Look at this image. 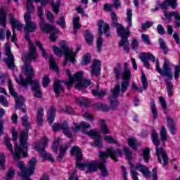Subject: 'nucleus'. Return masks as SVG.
I'll list each match as a JSON object with an SVG mask.
<instances>
[{"label":"nucleus","mask_w":180,"mask_h":180,"mask_svg":"<svg viewBox=\"0 0 180 180\" xmlns=\"http://www.w3.org/2000/svg\"><path fill=\"white\" fill-rule=\"evenodd\" d=\"M113 73L115 79H119L120 77L123 78V81L121 82V88L120 85L116 84L115 88L110 90V103L112 105H114V106H117V102L116 101V98L123 96L124 92L127 91V88L130 84V79H131V71H130L129 68V63H124V69L123 67H122V64L117 63L113 68Z\"/></svg>","instance_id":"f257e3e1"},{"label":"nucleus","mask_w":180,"mask_h":180,"mask_svg":"<svg viewBox=\"0 0 180 180\" xmlns=\"http://www.w3.org/2000/svg\"><path fill=\"white\" fill-rule=\"evenodd\" d=\"M22 70L26 75V78L25 79L22 75H20L19 78H15L17 84H20L22 86H27V85L30 84L32 86V91H37L39 89L40 83L39 81L33 80L34 70H33V66L30 65V62H24Z\"/></svg>","instance_id":"f03ea898"},{"label":"nucleus","mask_w":180,"mask_h":180,"mask_svg":"<svg viewBox=\"0 0 180 180\" xmlns=\"http://www.w3.org/2000/svg\"><path fill=\"white\" fill-rule=\"evenodd\" d=\"M66 74L69 79V81L65 82V85L68 86V89H70L72 86V84L75 82H77L75 85V88L76 89H78V91L85 89L91 85V80L82 78L84 76V73H82V72H78L72 76L70 70H66Z\"/></svg>","instance_id":"7ed1b4c3"},{"label":"nucleus","mask_w":180,"mask_h":180,"mask_svg":"<svg viewBox=\"0 0 180 180\" xmlns=\"http://www.w3.org/2000/svg\"><path fill=\"white\" fill-rule=\"evenodd\" d=\"M53 51L56 56H58L59 57H63V56H65L63 67L67 65V63H68V61L72 63V64H75V57H77V53L74 52V49H72V48L68 47V45L65 41H62V46L60 49L54 47Z\"/></svg>","instance_id":"20e7f679"},{"label":"nucleus","mask_w":180,"mask_h":180,"mask_svg":"<svg viewBox=\"0 0 180 180\" xmlns=\"http://www.w3.org/2000/svg\"><path fill=\"white\" fill-rule=\"evenodd\" d=\"M127 19L125 21L128 24L126 31L124 32H122V34H118V36H120L121 41H120L119 46L120 47L124 48V51L128 54L129 53L130 49H129V46H130V43L129 42V39H127V37H130V27L133 26V22H131V18L133 16V11L130 8L127 9Z\"/></svg>","instance_id":"39448f33"},{"label":"nucleus","mask_w":180,"mask_h":180,"mask_svg":"<svg viewBox=\"0 0 180 180\" xmlns=\"http://www.w3.org/2000/svg\"><path fill=\"white\" fill-rule=\"evenodd\" d=\"M151 140L156 147L155 150L158 162L161 164L163 161V165H167L169 160L168 155H167V153H165V150L162 148H159L161 142L160 141L158 134L155 131V129L151 130Z\"/></svg>","instance_id":"423d86ee"},{"label":"nucleus","mask_w":180,"mask_h":180,"mask_svg":"<svg viewBox=\"0 0 180 180\" xmlns=\"http://www.w3.org/2000/svg\"><path fill=\"white\" fill-rule=\"evenodd\" d=\"M36 164H37V159L32 158L28 162V167H24L25 163L23 162H19L18 167L21 171V176L22 180H32L30 179L31 175H33L34 169H36Z\"/></svg>","instance_id":"0eeeda50"},{"label":"nucleus","mask_w":180,"mask_h":180,"mask_svg":"<svg viewBox=\"0 0 180 180\" xmlns=\"http://www.w3.org/2000/svg\"><path fill=\"white\" fill-rule=\"evenodd\" d=\"M100 158L105 161L107 158H109V157L111 158V160H113V161H115V162H117L119 161V159H117V157H123V151L122 149H116L115 150V148L113 146H111L106 149L105 152L100 151L99 152Z\"/></svg>","instance_id":"6e6552de"},{"label":"nucleus","mask_w":180,"mask_h":180,"mask_svg":"<svg viewBox=\"0 0 180 180\" xmlns=\"http://www.w3.org/2000/svg\"><path fill=\"white\" fill-rule=\"evenodd\" d=\"M97 26L98 27L99 36V37L97 39V51L100 53V51L102 50V43H103V39H102V35L103 34L102 28L104 30V34H105L106 37H109V36H110V33L109 32V24L104 22L103 20H101L98 21Z\"/></svg>","instance_id":"1a4fd4ad"},{"label":"nucleus","mask_w":180,"mask_h":180,"mask_svg":"<svg viewBox=\"0 0 180 180\" xmlns=\"http://www.w3.org/2000/svg\"><path fill=\"white\" fill-rule=\"evenodd\" d=\"M47 138L44 137L39 143L34 146V148L39 153L41 158L44 160H47L50 162H54V158H53L51 154L47 153V152L45 150L46 147H47Z\"/></svg>","instance_id":"9d476101"},{"label":"nucleus","mask_w":180,"mask_h":180,"mask_svg":"<svg viewBox=\"0 0 180 180\" xmlns=\"http://www.w3.org/2000/svg\"><path fill=\"white\" fill-rule=\"evenodd\" d=\"M28 119L29 117L26 114L22 117V124L25 127V129L20 135V143L25 148H27V140L29 139L27 134H29V129L32 128V124L29 122Z\"/></svg>","instance_id":"9b49d317"},{"label":"nucleus","mask_w":180,"mask_h":180,"mask_svg":"<svg viewBox=\"0 0 180 180\" xmlns=\"http://www.w3.org/2000/svg\"><path fill=\"white\" fill-rule=\"evenodd\" d=\"M43 7H39L38 16L40 19L39 26L41 27V31L44 33H50V32H53V33H60V30L56 27V26L46 24V21H44V18H43Z\"/></svg>","instance_id":"f8f14e48"},{"label":"nucleus","mask_w":180,"mask_h":180,"mask_svg":"<svg viewBox=\"0 0 180 180\" xmlns=\"http://www.w3.org/2000/svg\"><path fill=\"white\" fill-rule=\"evenodd\" d=\"M25 39L28 41L30 52L23 55L22 58L24 63H30L32 60H36V58H37V52H36V48L33 45V42L30 41V34H29V32H25Z\"/></svg>","instance_id":"ddd939ff"},{"label":"nucleus","mask_w":180,"mask_h":180,"mask_svg":"<svg viewBox=\"0 0 180 180\" xmlns=\"http://www.w3.org/2000/svg\"><path fill=\"white\" fill-rule=\"evenodd\" d=\"M156 71H158L162 77H167V79H172V70L171 65L168 60H165L163 63L162 69L160 68V61L156 60Z\"/></svg>","instance_id":"4468645a"},{"label":"nucleus","mask_w":180,"mask_h":180,"mask_svg":"<svg viewBox=\"0 0 180 180\" xmlns=\"http://www.w3.org/2000/svg\"><path fill=\"white\" fill-rule=\"evenodd\" d=\"M85 134L94 139V142H91L90 144L92 147H96L97 148H103V143L102 142V139L101 138V134L96 131V129H91L89 132H85Z\"/></svg>","instance_id":"2eb2a0df"},{"label":"nucleus","mask_w":180,"mask_h":180,"mask_svg":"<svg viewBox=\"0 0 180 180\" xmlns=\"http://www.w3.org/2000/svg\"><path fill=\"white\" fill-rule=\"evenodd\" d=\"M7 15L8 8L3 6L1 9H0V26H2V28L0 29V40H4V39H5Z\"/></svg>","instance_id":"dca6fc26"},{"label":"nucleus","mask_w":180,"mask_h":180,"mask_svg":"<svg viewBox=\"0 0 180 180\" xmlns=\"http://www.w3.org/2000/svg\"><path fill=\"white\" fill-rule=\"evenodd\" d=\"M4 143L7 147V148L13 154L15 161H18L22 157V148L19 146V145H15V149L13 153V146L11 143V139L8 137H6L4 139Z\"/></svg>","instance_id":"f3484780"},{"label":"nucleus","mask_w":180,"mask_h":180,"mask_svg":"<svg viewBox=\"0 0 180 180\" xmlns=\"http://www.w3.org/2000/svg\"><path fill=\"white\" fill-rule=\"evenodd\" d=\"M4 47L6 56H7L6 64H7L10 70H13L15 68V57L12 54V51H11V46L8 44H6Z\"/></svg>","instance_id":"a211bd4d"},{"label":"nucleus","mask_w":180,"mask_h":180,"mask_svg":"<svg viewBox=\"0 0 180 180\" xmlns=\"http://www.w3.org/2000/svg\"><path fill=\"white\" fill-rule=\"evenodd\" d=\"M25 26L24 30L25 33H33L37 30V25L34 22L32 21V16L29 15H24Z\"/></svg>","instance_id":"6ab92c4d"},{"label":"nucleus","mask_w":180,"mask_h":180,"mask_svg":"<svg viewBox=\"0 0 180 180\" xmlns=\"http://www.w3.org/2000/svg\"><path fill=\"white\" fill-rule=\"evenodd\" d=\"M139 58L141 59V61H142L143 63L144 67H146V68L148 70H150V63H148V60L155 63V56L150 53H142L141 55H139Z\"/></svg>","instance_id":"aec40b11"},{"label":"nucleus","mask_w":180,"mask_h":180,"mask_svg":"<svg viewBox=\"0 0 180 180\" xmlns=\"http://www.w3.org/2000/svg\"><path fill=\"white\" fill-rule=\"evenodd\" d=\"M111 19L112 20V26L117 29V34H122L124 33V32H126L123 25L119 24V22H117V15H116V13L114 11L111 12Z\"/></svg>","instance_id":"412c9836"},{"label":"nucleus","mask_w":180,"mask_h":180,"mask_svg":"<svg viewBox=\"0 0 180 180\" xmlns=\"http://www.w3.org/2000/svg\"><path fill=\"white\" fill-rule=\"evenodd\" d=\"M112 96V94L109 96L108 100L110 101V107H109L106 104H103V103H96L95 104V106L99 110H102L103 112H109L110 109L112 110H116L117 109V97L115 98L116 101H117V105L115 106V105H112V103H110V96Z\"/></svg>","instance_id":"4be33fe9"},{"label":"nucleus","mask_w":180,"mask_h":180,"mask_svg":"<svg viewBox=\"0 0 180 180\" xmlns=\"http://www.w3.org/2000/svg\"><path fill=\"white\" fill-rule=\"evenodd\" d=\"M141 81L143 86L141 89H139V86H137L136 83H132V89H135V91H138V92H143V91H146L148 88V82H147V78L144 73H142Z\"/></svg>","instance_id":"5701e85b"},{"label":"nucleus","mask_w":180,"mask_h":180,"mask_svg":"<svg viewBox=\"0 0 180 180\" xmlns=\"http://www.w3.org/2000/svg\"><path fill=\"white\" fill-rule=\"evenodd\" d=\"M101 65H102L101 60H94L91 65V75L98 77L101 74Z\"/></svg>","instance_id":"b1692460"},{"label":"nucleus","mask_w":180,"mask_h":180,"mask_svg":"<svg viewBox=\"0 0 180 180\" xmlns=\"http://www.w3.org/2000/svg\"><path fill=\"white\" fill-rule=\"evenodd\" d=\"M15 109L18 110V109H21L23 113H26V106L25 105V98L22 96L18 97L15 100Z\"/></svg>","instance_id":"393cba45"},{"label":"nucleus","mask_w":180,"mask_h":180,"mask_svg":"<svg viewBox=\"0 0 180 180\" xmlns=\"http://www.w3.org/2000/svg\"><path fill=\"white\" fill-rule=\"evenodd\" d=\"M9 18L10 23L13 26V29H16V30H22V29H23V25L20 22L15 20L13 14H10Z\"/></svg>","instance_id":"a878e982"},{"label":"nucleus","mask_w":180,"mask_h":180,"mask_svg":"<svg viewBox=\"0 0 180 180\" xmlns=\"http://www.w3.org/2000/svg\"><path fill=\"white\" fill-rule=\"evenodd\" d=\"M135 168L138 169L139 172H141L145 178H148V176H150V170L148 169V167L145 165L136 163Z\"/></svg>","instance_id":"bb28decb"},{"label":"nucleus","mask_w":180,"mask_h":180,"mask_svg":"<svg viewBox=\"0 0 180 180\" xmlns=\"http://www.w3.org/2000/svg\"><path fill=\"white\" fill-rule=\"evenodd\" d=\"M98 162H89L86 164L87 170L86 171V174H91L92 172H96L98 171V168H99V163Z\"/></svg>","instance_id":"cd10ccee"},{"label":"nucleus","mask_w":180,"mask_h":180,"mask_svg":"<svg viewBox=\"0 0 180 180\" xmlns=\"http://www.w3.org/2000/svg\"><path fill=\"white\" fill-rule=\"evenodd\" d=\"M53 91L56 96H60V94H61V92H64V87L61 85V82L59 80H56L53 83Z\"/></svg>","instance_id":"c85d7f7f"},{"label":"nucleus","mask_w":180,"mask_h":180,"mask_svg":"<svg viewBox=\"0 0 180 180\" xmlns=\"http://www.w3.org/2000/svg\"><path fill=\"white\" fill-rule=\"evenodd\" d=\"M70 154L75 157L76 160H82V152H81V148L78 146L73 147L70 151Z\"/></svg>","instance_id":"c756f323"},{"label":"nucleus","mask_w":180,"mask_h":180,"mask_svg":"<svg viewBox=\"0 0 180 180\" xmlns=\"http://www.w3.org/2000/svg\"><path fill=\"white\" fill-rule=\"evenodd\" d=\"M60 130H63V134L69 139L72 137V134L70 133V125H68V122H63V124H60Z\"/></svg>","instance_id":"7c9ffc66"},{"label":"nucleus","mask_w":180,"mask_h":180,"mask_svg":"<svg viewBox=\"0 0 180 180\" xmlns=\"http://www.w3.org/2000/svg\"><path fill=\"white\" fill-rule=\"evenodd\" d=\"M98 165L99 169L101 170V176H102L103 178L108 176L109 172L108 171L106 166H105V162H100Z\"/></svg>","instance_id":"2f4dec72"},{"label":"nucleus","mask_w":180,"mask_h":180,"mask_svg":"<svg viewBox=\"0 0 180 180\" xmlns=\"http://www.w3.org/2000/svg\"><path fill=\"white\" fill-rule=\"evenodd\" d=\"M68 150V145L65 144L63 146H61L59 148L60 154L58 156V161L59 162H61L63 161V159L64 158V155H65V152Z\"/></svg>","instance_id":"473e14b6"},{"label":"nucleus","mask_w":180,"mask_h":180,"mask_svg":"<svg viewBox=\"0 0 180 180\" xmlns=\"http://www.w3.org/2000/svg\"><path fill=\"white\" fill-rule=\"evenodd\" d=\"M81 29V24L79 23V16L74 17L73 18V32L74 34L78 32V30Z\"/></svg>","instance_id":"72a5a7b5"},{"label":"nucleus","mask_w":180,"mask_h":180,"mask_svg":"<svg viewBox=\"0 0 180 180\" xmlns=\"http://www.w3.org/2000/svg\"><path fill=\"white\" fill-rule=\"evenodd\" d=\"M44 115V109L43 108H39L37 112V122H38V124L41 126L43 124V116Z\"/></svg>","instance_id":"f704fd0d"},{"label":"nucleus","mask_w":180,"mask_h":180,"mask_svg":"<svg viewBox=\"0 0 180 180\" xmlns=\"http://www.w3.org/2000/svg\"><path fill=\"white\" fill-rule=\"evenodd\" d=\"M128 146L135 151H137V147L140 146V143H139V141H137V139L136 138H129L128 139Z\"/></svg>","instance_id":"c9c22d12"},{"label":"nucleus","mask_w":180,"mask_h":180,"mask_svg":"<svg viewBox=\"0 0 180 180\" xmlns=\"http://www.w3.org/2000/svg\"><path fill=\"white\" fill-rule=\"evenodd\" d=\"M76 103L77 105H82L83 106H88L91 105V100L85 97H78L76 98Z\"/></svg>","instance_id":"e433bc0d"},{"label":"nucleus","mask_w":180,"mask_h":180,"mask_svg":"<svg viewBox=\"0 0 180 180\" xmlns=\"http://www.w3.org/2000/svg\"><path fill=\"white\" fill-rule=\"evenodd\" d=\"M160 136L161 138V141L163 143V146H165V141L168 139V134H167V129L165 127H162L160 131Z\"/></svg>","instance_id":"4c0bfd02"},{"label":"nucleus","mask_w":180,"mask_h":180,"mask_svg":"<svg viewBox=\"0 0 180 180\" xmlns=\"http://www.w3.org/2000/svg\"><path fill=\"white\" fill-rule=\"evenodd\" d=\"M56 117V109L54 107H51L48 113V122L50 124L54 122Z\"/></svg>","instance_id":"58836bf2"},{"label":"nucleus","mask_w":180,"mask_h":180,"mask_svg":"<svg viewBox=\"0 0 180 180\" xmlns=\"http://www.w3.org/2000/svg\"><path fill=\"white\" fill-rule=\"evenodd\" d=\"M165 84L168 96H169V98H172V96L174 95V85H172V83L168 80L165 81Z\"/></svg>","instance_id":"ea45409f"},{"label":"nucleus","mask_w":180,"mask_h":180,"mask_svg":"<svg viewBox=\"0 0 180 180\" xmlns=\"http://www.w3.org/2000/svg\"><path fill=\"white\" fill-rule=\"evenodd\" d=\"M84 37L87 44H92L94 41V35L92 34V32H91V31L86 30L84 32Z\"/></svg>","instance_id":"a19ab883"},{"label":"nucleus","mask_w":180,"mask_h":180,"mask_svg":"<svg viewBox=\"0 0 180 180\" xmlns=\"http://www.w3.org/2000/svg\"><path fill=\"white\" fill-rule=\"evenodd\" d=\"M49 64H50V70H53V71H58V66H57V63L54 61V58L51 55L49 56Z\"/></svg>","instance_id":"79ce46f5"},{"label":"nucleus","mask_w":180,"mask_h":180,"mask_svg":"<svg viewBox=\"0 0 180 180\" xmlns=\"http://www.w3.org/2000/svg\"><path fill=\"white\" fill-rule=\"evenodd\" d=\"M51 5L55 13H58V12H60V5H61V1L60 0H57L56 3L52 1Z\"/></svg>","instance_id":"37998d69"},{"label":"nucleus","mask_w":180,"mask_h":180,"mask_svg":"<svg viewBox=\"0 0 180 180\" xmlns=\"http://www.w3.org/2000/svg\"><path fill=\"white\" fill-rule=\"evenodd\" d=\"M104 140L107 141V143H109V144H116L118 147H120V143H119L117 141L115 140V139L111 136H105Z\"/></svg>","instance_id":"c03bdc74"},{"label":"nucleus","mask_w":180,"mask_h":180,"mask_svg":"<svg viewBox=\"0 0 180 180\" xmlns=\"http://www.w3.org/2000/svg\"><path fill=\"white\" fill-rule=\"evenodd\" d=\"M101 129L104 134H109V133H110L109 128H108V126L103 120H101Z\"/></svg>","instance_id":"a18cd8bd"},{"label":"nucleus","mask_w":180,"mask_h":180,"mask_svg":"<svg viewBox=\"0 0 180 180\" xmlns=\"http://www.w3.org/2000/svg\"><path fill=\"white\" fill-rule=\"evenodd\" d=\"M159 44L160 49L164 51L165 54H168V49H167V44H165V41L164 39L160 38L159 39Z\"/></svg>","instance_id":"49530a36"},{"label":"nucleus","mask_w":180,"mask_h":180,"mask_svg":"<svg viewBox=\"0 0 180 180\" xmlns=\"http://www.w3.org/2000/svg\"><path fill=\"white\" fill-rule=\"evenodd\" d=\"M8 89L10 91V94L11 96L16 98L18 96V93H16L13 89V84L12 83V80L8 79Z\"/></svg>","instance_id":"de8ad7c7"},{"label":"nucleus","mask_w":180,"mask_h":180,"mask_svg":"<svg viewBox=\"0 0 180 180\" xmlns=\"http://www.w3.org/2000/svg\"><path fill=\"white\" fill-rule=\"evenodd\" d=\"M92 94L94 96H98V98H103L106 95V91L105 90H92Z\"/></svg>","instance_id":"09e8293b"},{"label":"nucleus","mask_w":180,"mask_h":180,"mask_svg":"<svg viewBox=\"0 0 180 180\" xmlns=\"http://www.w3.org/2000/svg\"><path fill=\"white\" fill-rule=\"evenodd\" d=\"M150 108L153 119H157V117H158V111H157V106L155 105V103L154 101L152 102Z\"/></svg>","instance_id":"8fccbe9b"},{"label":"nucleus","mask_w":180,"mask_h":180,"mask_svg":"<svg viewBox=\"0 0 180 180\" xmlns=\"http://www.w3.org/2000/svg\"><path fill=\"white\" fill-rule=\"evenodd\" d=\"M90 127H91V124H89V123H88V122L83 121L80 123V129H82V133H84V134H85V132L89 133V131H86V130H85V129H89Z\"/></svg>","instance_id":"3c124183"},{"label":"nucleus","mask_w":180,"mask_h":180,"mask_svg":"<svg viewBox=\"0 0 180 180\" xmlns=\"http://www.w3.org/2000/svg\"><path fill=\"white\" fill-rule=\"evenodd\" d=\"M143 158L146 163L148 162V160H150V148H146L143 150Z\"/></svg>","instance_id":"603ef678"},{"label":"nucleus","mask_w":180,"mask_h":180,"mask_svg":"<svg viewBox=\"0 0 180 180\" xmlns=\"http://www.w3.org/2000/svg\"><path fill=\"white\" fill-rule=\"evenodd\" d=\"M27 12L25 13V16H26L27 15H30V13H32V12H33V11H34V5H33V3L32 2H28L27 4Z\"/></svg>","instance_id":"864d4df0"},{"label":"nucleus","mask_w":180,"mask_h":180,"mask_svg":"<svg viewBox=\"0 0 180 180\" xmlns=\"http://www.w3.org/2000/svg\"><path fill=\"white\" fill-rule=\"evenodd\" d=\"M89 63H91V56L89 54H86L83 57L81 62V65H88Z\"/></svg>","instance_id":"5fc2aeb1"},{"label":"nucleus","mask_w":180,"mask_h":180,"mask_svg":"<svg viewBox=\"0 0 180 180\" xmlns=\"http://www.w3.org/2000/svg\"><path fill=\"white\" fill-rule=\"evenodd\" d=\"M36 45L37 46V47H39V50L41 51L42 57H44V58H47V53H46V50H44V48L43 47V46H41V43L37 41L36 42Z\"/></svg>","instance_id":"6e6d98bb"},{"label":"nucleus","mask_w":180,"mask_h":180,"mask_svg":"<svg viewBox=\"0 0 180 180\" xmlns=\"http://www.w3.org/2000/svg\"><path fill=\"white\" fill-rule=\"evenodd\" d=\"M123 150L125 154L127 160H131L132 153H131V151H130V150L129 149V148L124 147L123 148Z\"/></svg>","instance_id":"4d7b16f0"},{"label":"nucleus","mask_w":180,"mask_h":180,"mask_svg":"<svg viewBox=\"0 0 180 180\" xmlns=\"http://www.w3.org/2000/svg\"><path fill=\"white\" fill-rule=\"evenodd\" d=\"M49 84L50 78H49V76L47 75H44L42 79V84L44 88H46V86H49Z\"/></svg>","instance_id":"13d9d810"},{"label":"nucleus","mask_w":180,"mask_h":180,"mask_svg":"<svg viewBox=\"0 0 180 180\" xmlns=\"http://www.w3.org/2000/svg\"><path fill=\"white\" fill-rule=\"evenodd\" d=\"M15 169L10 168L6 174V178L7 180H11L12 178H13V176L15 175Z\"/></svg>","instance_id":"bf43d9fd"},{"label":"nucleus","mask_w":180,"mask_h":180,"mask_svg":"<svg viewBox=\"0 0 180 180\" xmlns=\"http://www.w3.org/2000/svg\"><path fill=\"white\" fill-rule=\"evenodd\" d=\"M0 103L4 108H8V106H9V104L8 103V100L3 95L0 96Z\"/></svg>","instance_id":"052dcab7"},{"label":"nucleus","mask_w":180,"mask_h":180,"mask_svg":"<svg viewBox=\"0 0 180 180\" xmlns=\"http://www.w3.org/2000/svg\"><path fill=\"white\" fill-rule=\"evenodd\" d=\"M167 5L171 6L172 9H176V6H178V3H176V0H166Z\"/></svg>","instance_id":"680f3d73"},{"label":"nucleus","mask_w":180,"mask_h":180,"mask_svg":"<svg viewBox=\"0 0 180 180\" xmlns=\"http://www.w3.org/2000/svg\"><path fill=\"white\" fill-rule=\"evenodd\" d=\"M141 39L143 43H146V44H151V41H150V37H148V34H143L141 35Z\"/></svg>","instance_id":"e2e57ef3"},{"label":"nucleus","mask_w":180,"mask_h":180,"mask_svg":"<svg viewBox=\"0 0 180 180\" xmlns=\"http://www.w3.org/2000/svg\"><path fill=\"white\" fill-rule=\"evenodd\" d=\"M76 167L81 171H84L85 169V167H86V164L81 163V160H76Z\"/></svg>","instance_id":"0e129e2a"},{"label":"nucleus","mask_w":180,"mask_h":180,"mask_svg":"<svg viewBox=\"0 0 180 180\" xmlns=\"http://www.w3.org/2000/svg\"><path fill=\"white\" fill-rule=\"evenodd\" d=\"M57 25L61 26L63 29H65V18L63 16H61L58 20L56 21Z\"/></svg>","instance_id":"69168bd1"},{"label":"nucleus","mask_w":180,"mask_h":180,"mask_svg":"<svg viewBox=\"0 0 180 180\" xmlns=\"http://www.w3.org/2000/svg\"><path fill=\"white\" fill-rule=\"evenodd\" d=\"M0 167L1 169H5V154L0 153Z\"/></svg>","instance_id":"338daca9"},{"label":"nucleus","mask_w":180,"mask_h":180,"mask_svg":"<svg viewBox=\"0 0 180 180\" xmlns=\"http://www.w3.org/2000/svg\"><path fill=\"white\" fill-rule=\"evenodd\" d=\"M83 116L85 117V119H86L87 120H89V122H94V120H95V118L94 117V116L92 115V114H91V112H85Z\"/></svg>","instance_id":"774afa93"}]
</instances>
